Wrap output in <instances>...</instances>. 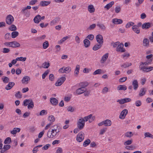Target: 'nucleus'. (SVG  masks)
<instances>
[{
  "label": "nucleus",
  "instance_id": "obj_1",
  "mask_svg": "<svg viewBox=\"0 0 153 153\" xmlns=\"http://www.w3.org/2000/svg\"><path fill=\"white\" fill-rule=\"evenodd\" d=\"M60 129V127L59 125H54L51 127V130H48L47 133V136L49 138H53L58 134Z\"/></svg>",
  "mask_w": 153,
  "mask_h": 153
},
{
  "label": "nucleus",
  "instance_id": "obj_2",
  "mask_svg": "<svg viewBox=\"0 0 153 153\" xmlns=\"http://www.w3.org/2000/svg\"><path fill=\"white\" fill-rule=\"evenodd\" d=\"M84 120L82 118H81L78 120L77 123V127L79 128L80 130L82 129L85 125V122L84 121Z\"/></svg>",
  "mask_w": 153,
  "mask_h": 153
},
{
  "label": "nucleus",
  "instance_id": "obj_3",
  "mask_svg": "<svg viewBox=\"0 0 153 153\" xmlns=\"http://www.w3.org/2000/svg\"><path fill=\"white\" fill-rule=\"evenodd\" d=\"M14 20L13 17L11 15L7 16L6 19V22L8 25L11 24Z\"/></svg>",
  "mask_w": 153,
  "mask_h": 153
},
{
  "label": "nucleus",
  "instance_id": "obj_4",
  "mask_svg": "<svg viewBox=\"0 0 153 153\" xmlns=\"http://www.w3.org/2000/svg\"><path fill=\"white\" fill-rule=\"evenodd\" d=\"M66 78L65 77H62L58 79L55 83V85L56 86H60L65 80Z\"/></svg>",
  "mask_w": 153,
  "mask_h": 153
},
{
  "label": "nucleus",
  "instance_id": "obj_5",
  "mask_svg": "<svg viewBox=\"0 0 153 153\" xmlns=\"http://www.w3.org/2000/svg\"><path fill=\"white\" fill-rule=\"evenodd\" d=\"M84 134L82 132H80L77 135L76 140L79 142H81L84 139Z\"/></svg>",
  "mask_w": 153,
  "mask_h": 153
},
{
  "label": "nucleus",
  "instance_id": "obj_6",
  "mask_svg": "<svg viewBox=\"0 0 153 153\" xmlns=\"http://www.w3.org/2000/svg\"><path fill=\"white\" fill-rule=\"evenodd\" d=\"M128 110L127 109L123 110L121 112L119 118L122 120L124 119L126 117V116L128 114Z\"/></svg>",
  "mask_w": 153,
  "mask_h": 153
},
{
  "label": "nucleus",
  "instance_id": "obj_7",
  "mask_svg": "<svg viewBox=\"0 0 153 153\" xmlns=\"http://www.w3.org/2000/svg\"><path fill=\"white\" fill-rule=\"evenodd\" d=\"M131 100L130 98H126L121 100H117V102H118L120 104H122L126 102H130Z\"/></svg>",
  "mask_w": 153,
  "mask_h": 153
},
{
  "label": "nucleus",
  "instance_id": "obj_8",
  "mask_svg": "<svg viewBox=\"0 0 153 153\" xmlns=\"http://www.w3.org/2000/svg\"><path fill=\"white\" fill-rule=\"evenodd\" d=\"M124 45L123 44L121 43L119 44L118 46L117 47L116 51L121 53L124 52L125 51V50L123 48Z\"/></svg>",
  "mask_w": 153,
  "mask_h": 153
},
{
  "label": "nucleus",
  "instance_id": "obj_9",
  "mask_svg": "<svg viewBox=\"0 0 153 153\" xmlns=\"http://www.w3.org/2000/svg\"><path fill=\"white\" fill-rule=\"evenodd\" d=\"M96 38L97 42L100 45H102L103 43L102 36L100 34L97 35Z\"/></svg>",
  "mask_w": 153,
  "mask_h": 153
},
{
  "label": "nucleus",
  "instance_id": "obj_10",
  "mask_svg": "<svg viewBox=\"0 0 153 153\" xmlns=\"http://www.w3.org/2000/svg\"><path fill=\"white\" fill-rule=\"evenodd\" d=\"M140 69L144 72H149L152 70L153 67H147L143 66L141 67H140Z\"/></svg>",
  "mask_w": 153,
  "mask_h": 153
},
{
  "label": "nucleus",
  "instance_id": "obj_11",
  "mask_svg": "<svg viewBox=\"0 0 153 153\" xmlns=\"http://www.w3.org/2000/svg\"><path fill=\"white\" fill-rule=\"evenodd\" d=\"M30 79V77L28 76H25L23 77L22 82L23 84H27Z\"/></svg>",
  "mask_w": 153,
  "mask_h": 153
},
{
  "label": "nucleus",
  "instance_id": "obj_12",
  "mask_svg": "<svg viewBox=\"0 0 153 153\" xmlns=\"http://www.w3.org/2000/svg\"><path fill=\"white\" fill-rule=\"evenodd\" d=\"M112 22L114 24L118 25L122 23L123 21L121 19L115 18L112 19Z\"/></svg>",
  "mask_w": 153,
  "mask_h": 153
},
{
  "label": "nucleus",
  "instance_id": "obj_13",
  "mask_svg": "<svg viewBox=\"0 0 153 153\" xmlns=\"http://www.w3.org/2000/svg\"><path fill=\"white\" fill-rule=\"evenodd\" d=\"M50 101L51 104L53 105H56L58 103V100L54 97L50 98Z\"/></svg>",
  "mask_w": 153,
  "mask_h": 153
},
{
  "label": "nucleus",
  "instance_id": "obj_14",
  "mask_svg": "<svg viewBox=\"0 0 153 153\" xmlns=\"http://www.w3.org/2000/svg\"><path fill=\"white\" fill-rule=\"evenodd\" d=\"M86 91L85 89H83L82 88H79L76 91V93L77 95H80L84 93Z\"/></svg>",
  "mask_w": 153,
  "mask_h": 153
},
{
  "label": "nucleus",
  "instance_id": "obj_15",
  "mask_svg": "<svg viewBox=\"0 0 153 153\" xmlns=\"http://www.w3.org/2000/svg\"><path fill=\"white\" fill-rule=\"evenodd\" d=\"M88 10L90 13H94L95 10V9L94 6L92 4H90L88 6Z\"/></svg>",
  "mask_w": 153,
  "mask_h": 153
},
{
  "label": "nucleus",
  "instance_id": "obj_16",
  "mask_svg": "<svg viewBox=\"0 0 153 153\" xmlns=\"http://www.w3.org/2000/svg\"><path fill=\"white\" fill-rule=\"evenodd\" d=\"M132 29L134 33L137 34H138L140 33V29L137 25H133L132 27Z\"/></svg>",
  "mask_w": 153,
  "mask_h": 153
},
{
  "label": "nucleus",
  "instance_id": "obj_17",
  "mask_svg": "<svg viewBox=\"0 0 153 153\" xmlns=\"http://www.w3.org/2000/svg\"><path fill=\"white\" fill-rule=\"evenodd\" d=\"M151 27V24L149 22L145 23L142 25V28L143 29H148Z\"/></svg>",
  "mask_w": 153,
  "mask_h": 153
},
{
  "label": "nucleus",
  "instance_id": "obj_18",
  "mask_svg": "<svg viewBox=\"0 0 153 153\" xmlns=\"http://www.w3.org/2000/svg\"><path fill=\"white\" fill-rule=\"evenodd\" d=\"M97 25L100 29L102 30H105L106 29V27L103 24L99 22L97 23Z\"/></svg>",
  "mask_w": 153,
  "mask_h": 153
},
{
  "label": "nucleus",
  "instance_id": "obj_19",
  "mask_svg": "<svg viewBox=\"0 0 153 153\" xmlns=\"http://www.w3.org/2000/svg\"><path fill=\"white\" fill-rule=\"evenodd\" d=\"M132 85L134 90H137L139 87L138 82L136 79H134L133 81Z\"/></svg>",
  "mask_w": 153,
  "mask_h": 153
},
{
  "label": "nucleus",
  "instance_id": "obj_20",
  "mask_svg": "<svg viewBox=\"0 0 153 153\" xmlns=\"http://www.w3.org/2000/svg\"><path fill=\"white\" fill-rule=\"evenodd\" d=\"M108 53H107L104 54L102 57L101 59L100 60L101 63H103L106 61L108 58Z\"/></svg>",
  "mask_w": 153,
  "mask_h": 153
},
{
  "label": "nucleus",
  "instance_id": "obj_21",
  "mask_svg": "<svg viewBox=\"0 0 153 153\" xmlns=\"http://www.w3.org/2000/svg\"><path fill=\"white\" fill-rule=\"evenodd\" d=\"M15 85V83L13 82H9L5 88L6 90L11 89Z\"/></svg>",
  "mask_w": 153,
  "mask_h": 153
},
{
  "label": "nucleus",
  "instance_id": "obj_22",
  "mask_svg": "<svg viewBox=\"0 0 153 153\" xmlns=\"http://www.w3.org/2000/svg\"><path fill=\"white\" fill-rule=\"evenodd\" d=\"M146 91V89L145 88H141L140 91L139 95L141 97L144 95Z\"/></svg>",
  "mask_w": 153,
  "mask_h": 153
},
{
  "label": "nucleus",
  "instance_id": "obj_23",
  "mask_svg": "<svg viewBox=\"0 0 153 153\" xmlns=\"http://www.w3.org/2000/svg\"><path fill=\"white\" fill-rule=\"evenodd\" d=\"M114 2L113 1H112L110 2L109 3L107 4L104 6V8L106 9L107 10H108L111 7H112V5L114 4Z\"/></svg>",
  "mask_w": 153,
  "mask_h": 153
},
{
  "label": "nucleus",
  "instance_id": "obj_24",
  "mask_svg": "<svg viewBox=\"0 0 153 153\" xmlns=\"http://www.w3.org/2000/svg\"><path fill=\"white\" fill-rule=\"evenodd\" d=\"M78 85L80 88H82L83 89H85V87L88 86V84L87 82H82L79 83Z\"/></svg>",
  "mask_w": 153,
  "mask_h": 153
},
{
  "label": "nucleus",
  "instance_id": "obj_25",
  "mask_svg": "<svg viewBox=\"0 0 153 153\" xmlns=\"http://www.w3.org/2000/svg\"><path fill=\"white\" fill-rule=\"evenodd\" d=\"M40 18H41V16L39 15H38L36 16L34 18L33 21L36 23H38L41 21Z\"/></svg>",
  "mask_w": 153,
  "mask_h": 153
},
{
  "label": "nucleus",
  "instance_id": "obj_26",
  "mask_svg": "<svg viewBox=\"0 0 153 153\" xmlns=\"http://www.w3.org/2000/svg\"><path fill=\"white\" fill-rule=\"evenodd\" d=\"M80 66L79 65H77L76 66V69L74 71V75L76 76H77L79 72L80 69Z\"/></svg>",
  "mask_w": 153,
  "mask_h": 153
},
{
  "label": "nucleus",
  "instance_id": "obj_27",
  "mask_svg": "<svg viewBox=\"0 0 153 153\" xmlns=\"http://www.w3.org/2000/svg\"><path fill=\"white\" fill-rule=\"evenodd\" d=\"M11 43V47L12 48L18 47L20 46V44L16 41L12 42Z\"/></svg>",
  "mask_w": 153,
  "mask_h": 153
},
{
  "label": "nucleus",
  "instance_id": "obj_28",
  "mask_svg": "<svg viewBox=\"0 0 153 153\" xmlns=\"http://www.w3.org/2000/svg\"><path fill=\"white\" fill-rule=\"evenodd\" d=\"M104 73L102 70L101 69H98L95 71L93 73V74L94 75L97 74H100Z\"/></svg>",
  "mask_w": 153,
  "mask_h": 153
},
{
  "label": "nucleus",
  "instance_id": "obj_29",
  "mask_svg": "<svg viewBox=\"0 0 153 153\" xmlns=\"http://www.w3.org/2000/svg\"><path fill=\"white\" fill-rule=\"evenodd\" d=\"M20 128H15L13 130L10 131V133L13 134H16L17 132H19L20 131Z\"/></svg>",
  "mask_w": 153,
  "mask_h": 153
},
{
  "label": "nucleus",
  "instance_id": "obj_30",
  "mask_svg": "<svg viewBox=\"0 0 153 153\" xmlns=\"http://www.w3.org/2000/svg\"><path fill=\"white\" fill-rule=\"evenodd\" d=\"M104 125L106 126H110L111 124V122L109 120H106L103 121Z\"/></svg>",
  "mask_w": 153,
  "mask_h": 153
},
{
  "label": "nucleus",
  "instance_id": "obj_31",
  "mask_svg": "<svg viewBox=\"0 0 153 153\" xmlns=\"http://www.w3.org/2000/svg\"><path fill=\"white\" fill-rule=\"evenodd\" d=\"M51 3L50 1H41L40 3V5L42 7L47 6L49 4Z\"/></svg>",
  "mask_w": 153,
  "mask_h": 153
},
{
  "label": "nucleus",
  "instance_id": "obj_32",
  "mask_svg": "<svg viewBox=\"0 0 153 153\" xmlns=\"http://www.w3.org/2000/svg\"><path fill=\"white\" fill-rule=\"evenodd\" d=\"M84 45L85 47L88 48L89 47L90 45V42L87 39H84L83 41Z\"/></svg>",
  "mask_w": 153,
  "mask_h": 153
},
{
  "label": "nucleus",
  "instance_id": "obj_33",
  "mask_svg": "<svg viewBox=\"0 0 153 153\" xmlns=\"http://www.w3.org/2000/svg\"><path fill=\"white\" fill-rule=\"evenodd\" d=\"M149 40L148 39H144L143 40V45L145 47L148 46L149 45Z\"/></svg>",
  "mask_w": 153,
  "mask_h": 153
},
{
  "label": "nucleus",
  "instance_id": "obj_34",
  "mask_svg": "<svg viewBox=\"0 0 153 153\" xmlns=\"http://www.w3.org/2000/svg\"><path fill=\"white\" fill-rule=\"evenodd\" d=\"M127 89V87L124 85H120L118 86L117 87V89L118 90H123L125 91Z\"/></svg>",
  "mask_w": 153,
  "mask_h": 153
},
{
  "label": "nucleus",
  "instance_id": "obj_35",
  "mask_svg": "<svg viewBox=\"0 0 153 153\" xmlns=\"http://www.w3.org/2000/svg\"><path fill=\"white\" fill-rule=\"evenodd\" d=\"M50 65V63L48 62H45L42 64V67L45 68H48Z\"/></svg>",
  "mask_w": 153,
  "mask_h": 153
},
{
  "label": "nucleus",
  "instance_id": "obj_36",
  "mask_svg": "<svg viewBox=\"0 0 153 153\" xmlns=\"http://www.w3.org/2000/svg\"><path fill=\"white\" fill-rule=\"evenodd\" d=\"M133 134H132V132H127L126 133L124 134L125 137L130 138L132 136Z\"/></svg>",
  "mask_w": 153,
  "mask_h": 153
},
{
  "label": "nucleus",
  "instance_id": "obj_37",
  "mask_svg": "<svg viewBox=\"0 0 153 153\" xmlns=\"http://www.w3.org/2000/svg\"><path fill=\"white\" fill-rule=\"evenodd\" d=\"M102 45L96 44L95 45L93 48V50L94 51H97L100 49Z\"/></svg>",
  "mask_w": 153,
  "mask_h": 153
},
{
  "label": "nucleus",
  "instance_id": "obj_38",
  "mask_svg": "<svg viewBox=\"0 0 153 153\" xmlns=\"http://www.w3.org/2000/svg\"><path fill=\"white\" fill-rule=\"evenodd\" d=\"M34 107V104L32 100H30V101L28 103V104L27 106V108L28 109H30V108H32Z\"/></svg>",
  "mask_w": 153,
  "mask_h": 153
},
{
  "label": "nucleus",
  "instance_id": "obj_39",
  "mask_svg": "<svg viewBox=\"0 0 153 153\" xmlns=\"http://www.w3.org/2000/svg\"><path fill=\"white\" fill-rule=\"evenodd\" d=\"M48 120L51 123L55 121V119L53 115H51L48 117Z\"/></svg>",
  "mask_w": 153,
  "mask_h": 153
},
{
  "label": "nucleus",
  "instance_id": "obj_40",
  "mask_svg": "<svg viewBox=\"0 0 153 153\" xmlns=\"http://www.w3.org/2000/svg\"><path fill=\"white\" fill-rule=\"evenodd\" d=\"M71 69L70 67H64V71L65 73L68 74L71 71Z\"/></svg>",
  "mask_w": 153,
  "mask_h": 153
},
{
  "label": "nucleus",
  "instance_id": "obj_41",
  "mask_svg": "<svg viewBox=\"0 0 153 153\" xmlns=\"http://www.w3.org/2000/svg\"><path fill=\"white\" fill-rule=\"evenodd\" d=\"M144 138L146 137H149L152 138L153 137V135L152 134H150L149 132H146L144 134Z\"/></svg>",
  "mask_w": 153,
  "mask_h": 153
},
{
  "label": "nucleus",
  "instance_id": "obj_42",
  "mask_svg": "<svg viewBox=\"0 0 153 153\" xmlns=\"http://www.w3.org/2000/svg\"><path fill=\"white\" fill-rule=\"evenodd\" d=\"M19 35V33L17 31H13L11 33L12 37L14 38L17 37Z\"/></svg>",
  "mask_w": 153,
  "mask_h": 153
},
{
  "label": "nucleus",
  "instance_id": "obj_43",
  "mask_svg": "<svg viewBox=\"0 0 153 153\" xmlns=\"http://www.w3.org/2000/svg\"><path fill=\"white\" fill-rule=\"evenodd\" d=\"M91 142V141L90 139H87L85 140L84 142L83 146L84 147H86Z\"/></svg>",
  "mask_w": 153,
  "mask_h": 153
},
{
  "label": "nucleus",
  "instance_id": "obj_44",
  "mask_svg": "<svg viewBox=\"0 0 153 153\" xmlns=\"http://www.w3.org/2000/svg\"><path fill=\"white\" fill-rule=\"evenodd\" d=\"M1 79L4 83H7L9 82V79L7 76H5L4 78H2Z\"/></svg>",
  "mask_w": 153,
  "mask_h": 153
},
{
  "label": "nucleus",
  "instance_id": "obj_45",
  "mask_svg": "<svg viewBox=\"0 0 153 153\" xmlns=\"http://www.w3.org/2000/svg\"><path fill=\"white\" fill-rule=\"evenodd\" d=\"M133 142L132 140H128L126 141L124 143V144L125 146L131 144Z\"/></svg>",
  "mask_w": 153,
  "mask_h": 153
},
{
  "label": "nucleus",
  "instance_id": "obj_46",
  "mask_svg": "<svg viewBox=\"0 0 153 153\" xmlns=\"http://www.w3.org/2000/svg\"><path fill=\"white\" fill-rule=\"evenodd\" d=\"M49 46V43L48 41H45L43 44V48L44 49H46Z\"/></svg>",
  "mask_w": 153,
  "mask_h": 153
},
{
  "label": "nucleus",
  "instance_id": "obj_47",
  "mask_svg": "<svg viewBox=\"0 0 153 153\" xmlns=\"http://www.w3.org/2000/svg\"><path fill=\"white\" fill-rule=\"evenodd\" d=\"M134 23L132 22H129L126 25V27L127 28H129L131 26H133Z\"/></svg>",
  "mask_w": 153,
  "mask_h": 153
},
{
  "label": "nucleus",
  "instance_id": "obj_48",
  "mask_svg": "<svg viewBox=\"0 0 153 153\" xmlns=\"http://www.w3.org/2000/svg\"><path fill=\"white\" fill-rule=\"evenodd\" d=\"M96 26V25L95 24H93L88 27V28H87V29L88 30H92Z\"/></svg>",
  "mask_w": 153,
  "mask_h": 153
},
{
  "label": "nucleus",
  "instance_id": "obj_49",
  "mask_svg": "<svg viewBox=\"0 0 153 153\" xmlns=\"http://www.w3.org/2000/svg\"><path fill=\"white\" fill-rule=\"evenodd\" d=\"M119 44L120 42H113L111 43V45L113 46V47L114 48L117 47Z\"/></svg>",
  "mask_w": 153,
  "mask_h": 153
},
{
  "label": "nucleus",
  "instance_id": "obj_50",
  "mask_svg": "<svg viewBox=\"0 0 153 153\" xmlns=\"http://www.w3.org/2000/svg\"><path fill=\"white\" fill-rule=\"evenodd\" d=\"M11 141V139L10 137L7 138L4 141V143L5 144H9Z\"/></svg>",
  "mask_w": 153,
  "mask_h": 153
},
{
  "label": "nucleus",
  "instance_id": "obj_51",
  "mask_svg": "<svg viewBox=\"0 0 153 153\" xmlns=\"http://www.w3.org/2000/svg\"><path fill=\"white\" fill-rule=\"evenodd\" d=\"M67 109L68 111H70L71 112H74L75 110L74 108H73L71 106H69L68 107Z\"/></svg>",
  "mask_w": 153,
  "mask_h": 153
},
{
  "label": "nucleus",
  "instance_id": "obj_52",
  "mask_svg": "<svg viewBox=\"0 0 153 153\" xmlns=\"http://www.w3.org/2000/svg\"><path fill=\"white\" fill-rule=\"evenodd\" d=\"M9 29L11 31H15L16 30V27L14 25H13L9 27Z\"/></svg>",
  "mask_w": 153,
  "mask_h": 153
},
{
  "label": "nucleus",
  "instance_id": "obj_53",
  "mask_svg": "<svg viewBox=\"0 0 153 153\" xmlns=\"http://www.w3.org/2000/svg\"><path fill=\"white\" fill-rule=\"evenodd\" d=\"M94 36L93 34H89L88 35L87 37L86 38L87 39H89L90 40H92L94 38Z\"/></svg>",
  "mask_w": 153,
  "mask_h": 153
},
{
  "label": "nucleus",
  "instance_id": "obj_54",
  "mask_svg": "<svg viewBox=\"0 0 153 153\" xmlns=\"http://www.w3.org/2000/svg\"><path fill=\"white\" fill-rule=\"evenodd\" d=\"M108 89L107 87L104 88L102 90V93L103 94L106 93L108 91Z\"/></svg>",
  "mask_w": 153,
  "mask_h": 153
},
{
  "label": "nucleus",
  "instance_id": "obj_55",
  "mask_svg": "<svg viewBox=\"0 0 153 153\" xmlns=\"http://www.w3.org/2000/svg\"><path fill=\"white\" fill-rule=\"evenodd\" d=\"M15 96L16 97L19 98H21L22 97V95L20 94V92L19 91H18L16 92V93L15 94Z\"/></svg>",
  "mask_w": 153,
  "mask_h": 153
},
{
  "label": "nucleus",
  "instance_id": "obj_56",
  "mask_svg": "<svg viewBox=\"0 0 153 153\" xmlns=\"http://www.w3.org/2000/svg\"><path fill=\"white\" fill-rule=\"evenodd\" d=\"M91 114L85 117L84 118H83V119H84V122H85V121H87L88 120L90 119V118L91 117Z\"/></svg>",
  "mask_w": 153,
  "mask_h": 153
},
{
  "label": "nucleus",
  "instance_id": "obj_57",
  "mask_svg": "<svg viewBox=\"0 0 153 153\" xmlns=\"http://www.w3.org/2000/svg\"><path fill=\"white\" fill-rule=\"evenodd\" d=\"M121 10V7L120 6H117L115 8V11L116 13H119Z\"/></svg>",
  "mask_w": 153,
  "mask_h": 153
},
{
  "label": "nucleus",
  "instance_id": "obj_58",
  "mask_svg": "<svg viewBox=\"0 0 153 153\" xmlns=\"http://www.w3.org/2000/svg\"><path fill=\"white\" fill-rule=\"evenodd\" d=\"M131 65V63H126L121 65L122 67H123L125 68L128 67Z\"/></svg>",
  "mask_w": 153,
  "mask_h": 153
},
{
  "label": "nucleus",
  "instance_id": "obj_59",
  "mask_svg": "<svg viewBox=\"0 0 153 153\" xmlns=\"http://www.w3.org/2000/svg\"><path fill=\"white\" fill-rule=\"evenodd\" d=\"M49 71H46L44 74H42V78L43 79H44L46 76L48 75V74L49 73Z\"/></svg>",
  "mask_w": 153,
  "mask_h": 153
},
{
  "label": "nucleus",
  "instance_id": "obj_60",
  "mask_svg": "<svg viewBox=\"0 0 153 153\" xmlns=\"http://www.w3.org/2000/svg\"><path fill=\"white\" fill-rule=\"evenodd\" d=\"M51 146V145L50 144H47L45 146H44L42 148V149L44 150H46L48 149V148L50 147Z\"/></svg>",
  "mask_w": 153,
  "mask_h": 153
},
{
  "label": "nucleus",
  "instance_id": "obj_61",
  "mask_svg": "<svg viewBox=\"0 0 153 153\" xmlns=\"http://www.w3.org/2000/svg\"><path fill=\"white\" fill-rule=\"evenodd\" d=\"M30 100H25L23 102V105L25 106H26L29 103L30 101Z\"/></svg>",
  "mask_w": 153,
  "mask_h": 153
},
{
  "label": "nucleus",
  "instance_id": "obj_62",
  "mask_svg": "<svg viewBox=\"0 0 153 153\" xmlns=\"http://www.w3.org/2000/svg\"><path fill=\"white\" fill-rule=\"evenodd\" d=\"M47 114V111L45 110H42L40 113V115L41 116H43L44 114Z\"/></svg>",
  "mask_w": 153,
  "mask_h": 153
},
{
  "label": "nucleus",
  "instance_id": "obj_63",
  "mask_svg": "<svg viewBox=\"0 0 153 153\" xmlns=\"http://www.w3.org/2000/svg\"><path fill=\"white\" fill-rule=\"evenodd\" d=\"M4 38L6 39H9L10 38V33H7L4 36Z\"/></svg>",
  "mask_w": 153,
  "mask_h": 153
},
{
  "label": "nucleus",
  "instance_id": "obj_64",
  "mask_svg": "<svg viewBox=\"0 0 153 153\" xmlns=\"http://www.w3.org/2000/svg\"><path fill=\"white\" fill-rule=\"evenodd\" d=\"M134 148V147L133 146H126L125 147V148L128 150H132Z\"/></svg>",
  "mask_w": 153,
  "mask_h": 153
}]
</instances>
